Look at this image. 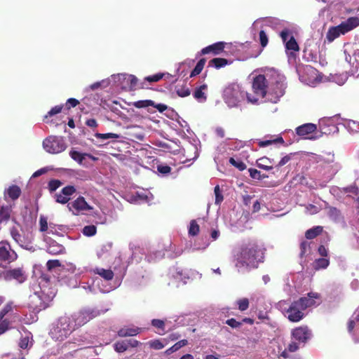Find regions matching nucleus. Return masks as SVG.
<instances>
[{
    "label": "nucleus",
    "mask_w": 359,
    "mask_h": 359,
    "mask_svg": "<svg viewBox=\"0 0 359 359\" xmlns=\"http://www.w3.org/2000/svg\"><path fill=\"white\" fill-rule=\"evenodd\" d=\"M264 249L256 241L243 245L236 255L235 266L238 271L243 269L257 268L264 262Z\"/></svg>",
    "instance_id": "f257e3e1"
},
{
    "label": "nucleus",
    "mask_w": 359,
    "mask_h": 359,
    "mask_svg": "<svg viewBox=\"0 0 359 359\" xmlns=\"http://www.w3.org/2000/svg\"><path fill=\"white\" fill-rule=\"evenodd\" d=\"M245 97H247L249 102L252 104H255L258 101L257 98L242 90L241 86L236 83L229 84L224 90L223 98L230 107H236L244 100Z\"/></svg>",
    "instance_id": "f03ea898"
},
{
    "label": "nucleus",
    "mask_w": 359,
    "mask_h": 359,
    "mask_svg": "<svg viewBox=\"0 0 359 359\" xmlns=\"http://www.w3.org/2000/svg\"><path fill=\"white\" fill-rule=\"evenodd\" d=\"M75 330V325L70 316L64 315L53 325L50 334L53 339L61 341L67 339Z\"/></svg>",
    "instance_id": "7ed1b4c3"
},
{
    "label": "nucleus",
    "mask_w": 359,
    "mask_h": 359,
    "mask_svg": "<svg viewBox=\"0 0 359 359\" xmlns=\"http://www.w3.org/2000/svg\"><path fill=\"white\" fill-rule=\"evenodd\" d=\"M109 309L98 310L97 309H86L70 316V317L72 319L74 325H75L76 329H77L86 324L90 320L106 313Z\"/></svg>",
    "instance_id": "20e7f679"
},
{
    "label": "nucleus",
    "mask_w": 359,
    "mask_h": 359,
    "mask_svg": "<svg viewBox=\"0 0 359 359\" xmlns=\"http://www.w3.org/2000/svg\"><path fill=\"white\" fill-rule=\"evenodd\" d=\"M43 147L47 152L56 154L64 151L67 144L62 137L49 136L43 141Z\"/></svg>",
    "instance_id": "39448f33"
},
{
    "label": "nucleus",
    "mask_w": 359,
    "mask_h": 359,
    "mask_svg": "<svg viewBox=\"0 0 359 359\" xmlns=\"http://www.w3.org/2000/svg\"><path fill=\"white\" fill-rule=\"evenodd\" d=\"M67 208L74 215H79L84 211H90L93 209V208L86 202L84 197L81 196H79L72 202L69 203Z\"/></svg>",
    "instance_id": "423d86ee"
},
{
    "label": "nucleus",
    "mask_w": 359,
    "mask_h": 359,
    "mask_svg": "<svg viewBox=\"0 0 359 359\" xmlns=\"http://www.w3.org/2000/svg\"><path fill=\"white\" fill-rule=\"evenodd\" d=\"M18 258V255L7 241L0 242V262L10 264Z\"/></svg>",
    "instance_id": "0eeeda50"
},
{
    "label": "nucleus",
    "mask_w": 359,
    "mask_h": 359,
    "mask_svg": "<svg viewBox=\"0 0 359 359\" xmlns=\"http://www.w3.org/2000/svg\"><path fill=\"white\" fill-rule=\"evenodd\" d=\"M291 334L296 341L306 344L311 338L312 332L307 325H302L293 329Z\"/></svg>",
    "instance_id": "6e6552de"
},
{
    "label": "nucleus",
    "mask_w": 359,
    "mask_h": 359,
    "mask_svg": "<svg viewBox=\"0 0 359 359\" xmlns=\"http://www.w3.org/2000/svg\"><path fill=\"white\" fill-rule=\"evenodd\" d=\"M267 86V81L264 75L259 74L254 78L252 89L256 95L264 97L266 95Z\"/></svg>",
    "instance_id": "1a4fd4ad"
},
{
    "label": "nucleus",
    "mask_w": 359,
    "mask_h": 359,
    "mask_svg": "<svg viewBox=\"0 0 359 359\" xmlns=\"http://www.w3.org/2000/svg\"><path fill=\"white\" fill-rule=\"evenodd\" d=\"M287 318L290 322L297 323L304 317V310L294 301L286 310Z\"/></svg>",
    "instance_id": "9d476101"
},
{
    "label": "nucleus",
    "mask_w": 359,
    "mask_h": 359,
    "mask_svg": "<svg viewBox=\"0 0 359 359\" xmlns=\"http://www.w3.org/2000/svg\"><path fill=\"white\" fill-rule=\"evenodd\" d=\"M297 135L304 139L315 140L316 136L312 135L317 130V126L313 123H304L295 129Z\"/></svg>",
    "instance_id": "9b49d317"
},
{
    "label": "nucleus",
    "mask_w": 359,
    "mask_h": 359,
    "mask_svg": "<svg viewBox=\"0 0 359 359\" xmlns=\"http://www.w3.org/2000/svg\"><path fill=\"white\" fill-rule=\"evenodd\" d=\"M29 307L35 312H39L46 309L48 305L46 303L37 292H34L29 297Z\"/></svg>",
    "instance_id": "f8f14e48"
},
{
    "label": "nucleus",
    "mask_w": 359,
    "mask_h": 359,
    "mask_svg": "<svg viewBox=\"0 0 359 359\" xmlns=\"http://www.w3.org/2000/svg\"><path fill=\"white\" fill-rule=\"evenodd\" d=\"M76 189L74 186L68 185L62 189L61 191L55 194V201L58 203L66 204L70 199L71 196L76 193Z\"/></svg>",
    "instance_id": "ddd939ff"
},
{
    "label": "nucleus",
    "mask_w": 359,
    "mask_h": 359,
    "mask_svg": "<svg viewBox=\"0 0 359 359\" xmlns=\"http://www.w3.org/2000/svg\"><path fill=\"white\" fill-rule=\"evenodd\" d=\"M27 276L22 268H15L7 270L6 272L5 281L15 280L18 283H22L25 281Z\"/></svg>",
    "instance_id": "4468645a"
},
{
    "label": "nucleus",
    "mask_w": 359,
    "mask_h": 359,
    "mask_svg": "<svg viewBox=\"0 0 359 359\" xmlns=\"http://www.w3.org/2000/svg\"><path fill=\"white\" fill-rule=\"evenodd\" d=\"M318 297V294L314 292H309L307 296L300 297L295 302H297L299 306L305 311L307 308L312 306L315 304V299Z\"/></svg>",
    "instance_id": "2eb2a0df"
},
{
    "label": "nucleus",
    "mask_w": 359,
    "mask_h": 359,
    "mask_svg": "<svg viewBox=\"0 0 359 359\" xmlns=\"http://www.w3.org/2000/svg\"><path fill=\"white\" fill-rule=\"evenodd\" d=\"M225 45V42L219 41L208 46L201 50V55H206L209 53H212L215 55H219L224 51Z\"/></svg>",
    "instance_id": "dca6fc26"
},
{
    "label": "nucleus",
    "mask_w": 359,
    "mask_h": 359,
    "mask_svg": "<svg viewBox=\"0 0 359 359\" xmlns=\"http://www.w3.org/2000/svg\"><path fill=\"white\" fill-rule=\"evenodd\" d=\"M22 191L20 187L15 184L9 186L4 192V198L5 201L11 199L13 201H16L21 195Z\"/></svg>",
    "instance_id": "f3484780"
},
{
    "label": "nucleus",
    "mask_w": 359,
    "mask_h": 359,
    "mask_svg": "<svg viewBox=\"0 0 359 359\" xmlns=\"http://www.w3.org/2000/svg\"><path fill=\"white\" fill-rule=\"evenodd\" d=\"M340 28L342 29L344 34L353 30L359 26V18L358 17H351L346 20L341 22L340 24Z\"/></svg>",
    "instance_id": "a211bd4d"
},
{
    "label": "nucleus",
    "mask_w": 359,
    "mask_h": 359,
    "mask_svg": "<svg viewBox=\"0 0 359 359\" xmlns=\"http://www.w3.org/2000/svg\"><path fill=\"white\" fill-rule=\"evenodd\" d=\"M340 28L342 29L344 34L353 30L359 26V18L358 17H351L346 20L341 22L340 24Z\"/></svg>",
    "instance_id": "6ab92c4d"
},
{
    "label": "nucleus",
    "mask_w": 359,
    "mask_h": 359,
    "mask_svg": "<svg viewBox=\"0 0 359 359\" xmlns=\"http://www.w3.org/2000/svg\"><path fill=\"white\" fill-rule=\"evenodd\" d=\"M341 34L344 35L345 34L339 25L329 28L326 34V39L329 42H332Z\"/></svg>",
    "instance_id": "aec40b11"
},
{
    "label": "nucleus",
    "mask_w": 359,
    "mask_h": 359,
    "mask_svg": "<svg viewBox=\"0 0 359 359\" xmlns=\"http://www.w3.org/2000/svg\"><path fill=\"white\" fill-rule=\"evenodd\" d=\"M207 84H203L199 87H197L193 93L194 97L200 102H205L207 100V95L205 90H207Z\"/></svg>",
    "instance_id": "412c9836"
},
{
    "label": "nucleus",
    "mask_w": 359,
    "mask_h": 359,
    "mask_svg": "<svg viewBox=\"0 0 359 359\" xmlns=\"http://www.w3.org/2000/svg\"><path fill=\"white\" fill-rule=\"evenodd\" d=\"M140 327H123L118 331V335L121 337L136 336L141 332Z\"/></svg>",
    "instance_id": "4be33fe9"
},
{
    "label": "nucleus",
    "mask_w": 359,
    "mask_h": 359,
    "mask_svg": "<svg viewBox=\"0 0 359 359\" xmlns=\"http://www.w3.org/2000/svg\"><path fill=\"white\" fill-rule=\"evenodd\" d=\"M12 212V205H2L0 207V223L7 222L10 219Z\"/></svg>",
    "instance_id": "5701e85b"
},
{
    "label": "nucleus",
    "mask_w": 359,
    "mask_h": 359,
    "mask_svg": "<svg viewBox=\"0 0 359 359\" xmlns=\"http://www.w3.org/2000/svg\"><path fill=\"white\" fill-rule=\"evenodd\" d=\"M231 63V62L229 61L227 59L215 57L208 62V66L215 67V69H219Z\"/></svg>",
    "instance_id": "b1692460"
},
{
    "label": "nucleus",
    "mask_w": 359,
    "mask_h": 359,
    "mask_svg": "<svg viewBox=\"0 0 359 359\" xmlns=\"http://www.w3.org/2000/svg\"><path fill=\"white\" fill-rule=\"evenodd\" d=\"M273 161L266 156H263L257 160V166L259 168L270 170L273 169L272 166Z\"/></svg>",
    "instance_id": "393cba45"
},
{
    "label": "nucleus",
    "mask_w": 359,
    "mask_h": 359,
    "mask_svg": "<svg viewBox=\"0 0 359 359\" xmlns=\"http://www.w3.org/2000/svg\"><path fill=\"white\" fill-rule=\"evenodd\" d=\"M65 248L56 241H52L47 248V252L51 255H59L64 252Z\"/></svg>",
    "instance_id": "a878e982"
},
{
    "label": "nucleus",
    "mask_w": 359,
    "mask_h": 359,
    "mask_svg": "<svg viewBox=\"0 0 359 359\" xmlns=\"http://www.w3.org/2000/svg\"><path fill=\"white\" fill-rule=\"evenodd\" d=\"M323 228L321 226H316L308 229L305 232V237L307 239H313L322 233Z\"/></svg>",
    "instance_id": "bb28decb"
},
{
    "label": "nucleus",
    "mask_w": 359,
    "mask_h": 359,
    "mask_svg": "<svg viewBox=\"0 0 359 359\" xmlns=\"http://www.w3.org/2000/svg\"><path fill=\"white\" fill-rule=\"evenodd\" d=\"M276 143L283 144L285 143V141L281 136H278L277 137H276L274 139L261 140L258 142V145L259 147H264L271 145L272 144H276Z\"/></svg>",
    "instance_id": "cd10ccee"
},
{
    "label": "nucleus",
    "mask_w": 359,
    "mask_h": 359,
    "mask_svg": "<svg viewBox=\"0 0 359 359\" xmlns=\"http://www.w3.org/2000/svg\"><path fill=\"white\" fill-rule=\"evenodd\" d=\"M188 344V341L187 339H182V340H180L179 341H177V343H175L173 346H172L170 348H168L165 351V353L166 355H170L172 354V353L174 352H176L177 351H178L180 348H181L183 346H185L186 345H187Z\"/></svg>",
    "instance_id": "c85d7f7f"
},
{
    "label": "nucleus",
    "mask_w": 359,
    "mask_h": 359,
    "mask_svg": "<svg viewBox=\"0 0 359 359\" xmlns=\"http://www.w3.org/2000/svg\"><path fill=\"white\" fill-rule=\"evenodd\" d=\"M96 273L106 280H111L114 278V272L111 269H97Z\"/></svg>",
    "instance_id": "c756f323"
},
{
    "label": "nucleus",
    "mask_w": 359,
    "mask_h": 359,
    "mask_svg": "<svg viewBox=\"0 0 359 359\" xmlns=\"http://www.w3.org/2000/svg\"><path fill=\"white\" fill-rule=\"evenodd\" d=\"M327 214L330 218L332 219L337 221L339 219L341 212L340 210H338L335 207L328 206L326 207Z\"/></svg>",
    "instance_id": "7c9ffc66"
},
{
    "label": "nucleus",
    "mask_w": 359,
    "mask_h": 359,
    "mask_svg": "<svg viewBox=\"0 0 359 359\" xmlns=\"http://www.w3.org/2000/svg\"><path fill=\"white\" fill-rule=\"evenodd\" d=\"M206 60L205 58H201L196 64L194 69L191 71L190 74V77H194L197 75H198L203 70L205 64Z\"/></svg>",
    "instance_id": "2f4dec72"
},
{
    "label": "nucleus",
    "mask_w": 359,
    "mask_h": 359,
    "mask_svg": "<svg viewBox=\"0 0 359 359\" xmlns=\"http://www.w3.org/2000/svg\"><path fill=\"white\" fill-rule=\"evenodd\" d=\"M285 48L288 50H294L298 52L299 50V45L293 36L285 43Z\"/></svg>",
    "instance_id": "473e14b6"
},
{
    "label": "nucleus",
    "mask_w": 359,
    "mask_h": 359,
    "mask_svg": "<svg viewBox=\"0 0 359 359\" xmlns=\"http://www.w3.org/2000/svg\"><path fill=\"white\" fill-rule=\"evenodd\" d=\"M129 347V341H117L114 344V349L116 352L123 353L126 351Z\"/></svg>",
    "instance_id": "72a5a7b5"
},
{
    "label": "nucleus",
    "mask_w": 359,
    "mask_h": 359,
    "mask_svg": "<svg viewBox=\"0 0 359 359\" xmlns=\"http://www.w3.org/2000/svg\"><path fill=\"white\" fill-rule=\"evenodd\" d=\"M69 155L72 159L79 163H82L83 161L85 159L86 154H82L79 151L72 150L69 152Z\"/></svg>",
    "instance_id": "f704fd0d"
},
{
    "label": "nucleus",
    "mask_w": 359,
    "mask_h": 359,
    "mask_svg": "<svg viewBox=\"0 0 359 359\" xmlns=\"http://www.w3.org/2000/svg\"><path fill=\"white\" fill-rule=\"evenodd\" d=\"M330 261L325 258H319L315 261V269L318 270L320 269H325L328 266Z\"/></svg>",
    "instance_id": "c9c22d12"
},
{
    "label": "nucleus",
    "mask_w": 359,
    "mask_h": 359,
    "mask_svg": "<svg viewBox=\"0 0 359 359\" xmlns=\"http://www.w3.org/2000/svg\"><path fill=\"white\" fill-rule=\"evenodd\" d=\"M151 325L152 326L155 327L157 329H159L161 330L158 332V334H163L165 332V323L162 320L159 319H153L151 320Z\"/></svg>",
    "instance_id": "e433bc0d"
},
{
    "label": "nucleus",
    "mask_w": 359,
    "mask_h": 359,
    "mask_svg": "<svg viewBox=\"0 0 359 359\" xmlns=\"http://www.w3.org/2000/svg\"><path fill=\"white\" fill-rule=\"evenodd\" d=\"M248 171L250 173V176L253 179L261 180L268 177V175L265 174H261L260 171L255 168H250Z\"/></svg>",
    "instance_id": "4c0bfd02"
},
{
    "label": "nucleus",
    "mask_w": 359,
    "mask_h": 359,
    "mask_svg": "<svg viewBox=\"0 0 359 359\" xmlns=\"http://www.w3.org/2000/svg\"><path fill=\"white\" fill-rule=\"evenodd\" d=\"M176 93L181 97H185L191 94V90L187 86H182L176 88Z\"/></svg>",
    "instance_id": "58836bf2"
},
{
    "label": "nucleus",
    "mask_w": 359,
    "mask_h": 359,
    "mask_svg": "<svg viewBox=\"0 0 359 359\" xmlns=\"http://www.w3.org/2000/svg\"><path fill=\"white\" fill-rule=\"evenodd\" d=\"M229 163L241 171H243L246 168L245 163L240 159H235L231 157L229 159Z\"/></svg>",
    "instance_id": "ea45409f"
},
{
    "label": "nucleus",
    "mask_w": 359,
    "mask_h": 359,
    "mask_svg": "<svg viewBox=\"0 0 359 359\" xmlns=\"http://www.w3.org/2000/svg\"><path fill=\"white\" fill-rule=\"evenodd\" d=\"M200 227L196 220H191L189 229V234L192 236L198 235L199 233Z\"/></svg>",
    "instance_id": "a19ab883"
},
{
    "label": "nucleus",
    "mask_w": 359,
    "mask_h": 359,
    "mask_svg": "<svg viewBox=\"0 0 359 359\" xmlns=\"http://www.w3.org/2000/svg\"><path fill=\"white\" fill-rule=\"evenodd\" d=\"M62 185V182L59 180H51L48 184V188L50 192H53Z\"/></svg>",
    "instance_id": "79ce46f5"
},
{
    "label": "nucleus",
    "mask_w": 359,
    "mask_h": 359,
    "mask_svg": "<svg viewBox=\"0 0 359 359\" xmlns=\"http://www.w3.org/2000/svg\"><path fill=\"white\" fill-rule=\"evenodd\" d=\"M134 106L137 108H144L147 107L154 106V102L150 100H139L134 103Z\"/></svg>",
    "instance_id": "37998d69"
},
{
    "label": "nucleus",
    "mask_w": 359,
    "mask_h": 359,
    "mask_svg": "<svg viewBox=\"0 0 359 359\" xmlns=\"http://www.w3.org/2000/svg\"><path fill=\"white\" fill-rule=\"evenodd\" d=\"M82 232L86 236H93L95 235L97 229L94 225H88L83 227Z\"/></svg>",
    "instance_id": "c03bdc74"
},
{
    "label": "nucleus",
    "mask_w": 359,
    "mask_h": 359,
    "mask_svg": "<svg viewBox=\"0 0 359 359\" xmlns=\"http://www.w3.org/2000/svg\"><path fill=\"white\" fill-rule=\"evenodd\" d=\"M126 80H127L126 81L128 84V88H130V90H135L137 86V81H138L137 78L134 75H128Z\"/></svg>",
    "instance_id": "a18cd8bd"
},
{
    "label": "nucleus",
    "mask_w": 359,
    "mask_h": 359,
    "mask_svg": "<svg viewBox=\"0 0 359 359\" xmlns=\"http://www.w3.org/2000/svg\"><path fill=\"white\" fill-rule=\"evenodd\" d=\"M214 192L215 195V204L220 205V203L223 201L224 197L222 194V191L219 185L215 187Z\"/></svg>",
    "instance_id": "49530a36"
},
{
    "label": "nucleus",
    "mask_w": 359,
    "mask_h": 359,
    "mask_svg": "<svg viewBox=\"0 0 359 359\" xmlns=\"http://www.w3.org/2000/svg\"><path fill=\"white\" fill-rule=\"evenodd\" d=\"M11 235L13 238V239L18 244H20V245H22V238H21V235L20 233H19L18 230L17 228L15 227H12L11 229Z\"/></svg>",
    "instance_id": "de8ad7c7"
},
{
    "label": "nucleus",
    "mask_w": 359,
    "mask_h": 359,
    "mask_svg": "<svg viewBox=\"0 0 359 359\" xmlns=\"http://www.w3.org/2000/svg\"><path fill=\"white\" fill-rule=\"evenodd\" d=\"M237 305L241 311H244L249 307V300L247 298L240 299L237 301Z\"/></svg>",
    "instance_id": "09e8293b"
},
{
    "label": "nucleus",
    "mask_w": 359,
    "mask_h": 359,
    "mask_svg": "<svg viewBox=\"0 0 359 359\" xmlns=\"http://www.w3.org/2000/svg\"><path fill=\"white\" fill-rule=\"evenodd\" d=\"M164 75L165 74L163 73H158L151 76H146L144 80L149 83H155L162 79Z\"/></svg>",
    "instance_id": "8fccbe9b"
},
{
    "label": "nucleus",
    "mask_w": 359,
    "mask_h": 359,
    "mask_svg": "<svg viewBox=\"0 0 359 359\" xmlns=\"http://www.w3.org/2000/svg\"><path fill=\"white\" fill-rule=\"evenodd\" d=\"M149 347L155 349V350H160L162 349L165 344L159 339H154L149 341Z\"/></svg>",
    "instance_id": "3c124183"
},
{
    "label": "nucleus",
    "mask_w": 359,
    "mask_h": 359,
    "mask_svg": "<svg viewBox=\"0 0 359 359\" xmlns=\"http://www.w3.org/2000/svg\"><path fill=\"white\" fill-rule=\"evenodd\" d=\"M259 38L261 46L264 48L267 46L269 42L268 36L264 30H261L259 33Z\"/></svg>",
    "instance_id": "603ef678"
},
{
    "label": "nucleus",
    "mask_w": 359,
    "mask_h": 359,
    "mask_svg": "<svg viewBox=\"0 0 359 359\" xmlns=\"http://www.w3.org/2000/svg\"><path fill=\"white\" fill-rule=\"evenodd\" d=\"M225 323L226 325H228L229 326H230L231 327L234 328V329H238L242 325V322L238 321L236 319L233 318L226 320Z\"/></svg>",
    "instance_id": "864d4df0"
},
{
    "label": "nucleus",
    "mask_w": 359,
    "mask_h": 359,
    "mask_svg": "<svg viewBox=\"0 0 359 359\" xmlns=\"http://www.w3.org/2000/svg\"><path fill=\"white\" fill-rule=\"evenodd\" d=\"M97 137H99L102 140H107L109 138L117 139L119 137V135L116 133H97L95 135Z\"/></svg>",
    "instance_id": "5fc2aeb1"
},
{
    "label": "nucleus",
    "mask_w": 359,
    "mask_h": 359,
    "mask_svg": "<svg viewBox=\"0 0 359 359\" xmlns=\"http://www.w3.org/2000/svg\"><path fill=\"white\" fill-rule=\"evenodd\" d=\"M61 266V263L58 259H50L48 260L46 263V266L48 270L50 271L55 268L59 267Z\"/></svg>",
    "instance_id": "6e6d98bb"
},
{
    "label": "nucleus",
    "mask_w": 359,
    "mask_h": 359,
    "mask_svg": "<svg viewBox=\"0 0 359 359\" xmlns=\"http://www.w3.org/2000/svg\"><path fill=\"white\" fill-rule=\"evenodd\" d=\"M39 225H40V231L41 232L46 231L48 230V222H47V219L45 217H43V216L40 217Z\"/></svg>",
    "instance_id": "4d7b16f0"
},
{
    "label": "nucleus",
    "mask_w": 359,
    "mask_h": 359,
    "mask_svg": "<svg viewBox=\"0 0 359 359\" xmlns=\"http://www.w3.org/2000/svg\"><path fill=\"white\" fill-rule=\"evenodd\" d=\"M291 155L292 154L286 155L280 159L277 165L275 167L277 169V171H278L280 167L283 166L291 160Z\"/></svg>",
    "instance_id": "13d9d810"
},
{
    "label": "nucleus",
    "mask_w": 359,
    "mask_h": 359,
    "mask_svg": "<svg viewBox=\"0 0 359 359\" xmlns=\"http://www.w3.org/2000/svg\"><path fill=\"white\" fill-rule=\"evenodd\" d=\"M10 322L7 320H0V334L8 330Z\"/></svg>",
    "instance_id": "bf43d9fd"
},
{
    "label": "nucleus",
    "mask_w": 359,
    "mask_h": 359,
    "mask_svg": "<svg viewBox=\"0 0 359 359\" xmlns=\"http://www.w3.org/2000/svg\"><path fill=\"white\" fill-rule=\"evenodd\" d=\"M62 106H59V105L55 106L48 112V114L46 115L45 118H47L48 116H52L53 115L60 113L62 111Z\"/></svg>",
    "instance_id": "052dcab7"
},
{
    "label": "nucleus",
    "mask_w": 359,
    "mask_h": 359,
    "mask_svg": "<svg viewBox=\"0 0 359 359\" xmlns=\"http://www.w3.org/2000/svg\"><path fill=\"white\" fill-rule=\"evenodd\" d=\"M157 170L163 175H166L170 172L171 168L166 165H158L157 166Z\"/></svg>",
    "instance_id": "680f3d73"
},
{
    "label": "nucleus",
    "mask_w": 359,
    "mask_h": 359,
    "mask_svg": "<svg viewBox=\"0 0 359 359\" xmlns=\"http://www.w3.org/2000/svg\"><path fill=\"white\" fill-rule=\"evenodd\" d=\"M291 34V32L288 29H283L280 33V36L282 39V41L286 43V42L288 41L287 39L289 36Z\"/></svg>",
    "instance_id": "e2e57ef3"
},
{
    "label": "nucleus",
    "mask_w": 359,
    "mask_h": 359,
    "mask_svg": "<svg viewBox=\"0 0 359 359\" xmlns=\"http://www.w3.org/2000/svg\"><path fill=\"white\" fill-rule=\"evenodd\" d=\"M306 211L311 215L316 214L320 211L319 208L313 204H309L306 207Z\"/></svg>",
    "instance_id": "0e129e2a"
},
{
    "label": "nucleus",
    "mask_w": 359,
    "mask_h": 359,
    "mask_svg": "<svg viewBox=\"0 0 359 359\" xmlns=\"http://www.w3.org/2000/svg\"><path fill=\"white\" fill-rule=\"evenodd\" d=\"M79 104V102L78 100L75 98H69L67 100L66 103V107L67 109H70L71 107H75Z\"/></svg>",
    "instance_id": "69168bd1"
},
{
    "label": "nucleus",
    "mask_w": 359,
    "mask_h": 359,
    "mask_svg": "<svg viewBox=\"0 0 359 359\" xmlns=\"http://www.w3.org/2000/svg\"><path fill=\"white\" fill-rule=\"evenodd\" d=\"M298 349H299V345L295 341H292L291 343H290L286 348V350H287V351L291 352V353L295 352Z\"/></svg>",
    "instance_id": "338daca9"
},
{
    "label": "nucleus",
    "mask_w": 359,
    "mask_h": 359,
    "mask_svg": "<svg viewBox=\"0 0 359 359\" xmlns=\"http://www.w3.org/2000/svg\"><path fill=\"white\" fill-rule=\"evenodd\" d=\"M309 248V243L308 242L303 241L301 243V244H300V249H301L300 256L301 257H303L306 254L307 248Z\"/></svg>",
    "instance_id": "774afa93"
}]
</instances>
